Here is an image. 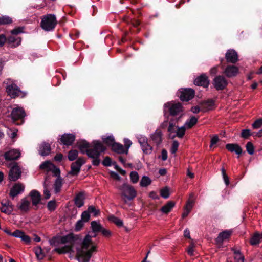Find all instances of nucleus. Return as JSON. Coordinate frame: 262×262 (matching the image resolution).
Wrapping results in <instances>:
<instances>
[{
  "mask_svg": "<svg viewBox=\"0 0 262 262\" xmlns=\"http://www.w3.org/2000/svg\"><path fill=\"white\" fill-rule=\"evenodd\" d=\"M108 219L109 221L114 223L118 227H121L123 226V221L114 215H110Z\"/></svg>",
  "mask_w": 262,
  "mask_h": 262,
  "instance_id": "nucleus-34",
  "label": "nucleus"
},
{
  "mask_svg": "<svg viewBox=\"0 0 262 262\" xmlns=\"http://www.w3.org/2000/svg\"><path fill=\"white\" fill-rule=\"evenodd\" d=\"M197 122L198 118L195 116H192L189 121L188 120L186 122L185 125L188 128H191L197 123Z\"/></svg>",
  "mask_w": 262,
  "mask_h": 262,
  "instance_id": "nucleus-41",
  "label": "nucleus"
},
{
  "mask_svg": "<svg viewBox=\"0 0 262 262\" xmlns=\"http://www.w3.org/2000/svg\"><path fill=\"white\" fill-rule=\"evenodd\" d=\"M77 146L79 149L85 148V149H90L91 144L85 140H81L77 142Z\"/></svg>",
  "mask_w": 262,
  "mask_h": 262,
  "instance_id": "nucleus-39",
  "label": "nucleus"
},
{
  "mask_svg": "<svg viewBox=\"0 0 262 262\" xmlns=\"http://www.w3.org/2000/svg\"><path fill=\"white\" fill-rule=\"evenodd\" d=\"M61 236L57 235L53 237L49 240L50 245L52 246H58L60 244H61L60 241Z\"/></svg>",
  "mask_w": 262,
  "mask_h": 262,
  "instance_id": "nucleus-40",
  "label": "nucleus"
},
{
  "mask_svg": "<svg viewBox=\"0 0 262 262\" xmlns=\"http://www.w3.org/2000/svg\"><path fill=\"white\" fill-rule=\"evenodd\" d=\"M130 23L134 28H137L140 25V21L136 18H131Z\"/></svg>",
  "mask_w": 262,
  "mask_h": 262,
  "instance_id": "nucleus-60",
  "label": "nucleus"
},
{
  "mask_svg": "<svg viewBox=\"0 0 262 262\" xmlns=\"http://www.w3.org/2000/svg\"><path fill=\"white\" fill-rule=\"evenodd\" d=\"M29 196L32 203V205L34 206V210L38 209L39 204H44L41 202V195L40 193L37 190H32L29 193Z\"/></svg>",
  "mask_w": 262,
  "mask_h": 262,
  "instance_id": "nucleus-10",
  "label": "nucleus"
},
{
  "mask_svg": "<svg viewBox=\"0 0 262 262\" xmlns=\"http://www.w3.org/2000/svg\"><path fill=\"white\" fill-rule=\"evenodd\" d=\"M130 180L133 183H136L139 181V175L136 171H132L130 173Z\"/></svg>",
  "mask_w": 262,
  "mask_h": 262,
  "instance_id": "nucleus-49",
  "label": "nucleus"
},
{
  "mask_svg": "<svg viewBox=\"0 0 262 262\" xmlns=\"http://www.w3.org/2000/svg\"><path fill=\"white\" fill-rule=\"evenodd\" d=\"M262 126V118L256 120L252 124V127L254 129H258Z\"/></svg>",
  "mask_w": 262,
  "mask_h": 262,
  "instance_id": "nucleus-55",
  "label": "nucleus"
},
{
  "mask_svg": "<svg viewBox=\"0 0 262 262\" xmlns=\"http://www.w3.org/2000/svg\"><path fill=\"white\" fill-rule=\"evenodd\" d=\"M151 183V179L147 176H143L140 182V185L142 187H147Z\"/></svg>",
  "mask_w": 262,
  "mask_h": 262,
  "instance_id": "nucleus-42",
  "label": "nucleus"
},
{
  "mask_svg": "<svg viewBox=\"0 0 262 262\" xmlns=\"http://www.w3.org/2000/svg\"><path fill=\"white\" fill-rule=\"evenodd\" d=\"M21 41L20 37L10 36L7 37V42L11 48H15L20 45Z\"/></svg>",
  "mask_w": 262,
  "mask_h": 262,
  "instance_id": "nucleus-26",
  "label": "nucleus"
},
{
  "mask_svg": "<svg viewBox=\"0 0 262 262\" xmlns=\"http://www.w3.org/2000/svg\"><path fill=\"white\" fill-rule=\"evenodd\" d=\"M25 189L24 186L19 183L15 184L11 188L9 195L14 199L19 194L22 193Z\"/></svg>",
  "mask_w": 262,
  "mask_h": 262,
  "instance_id": "nucleus-20",
  "label": "nucleus"
},
{
  "mask_svg": "<svg viewBox=\"0 0 262 262\" xmlns=\"http://www.w3.org/2000/svg\"><path fill=\"white\" fill-rule=\"evenodd\" d=\"M219 234L224 240H226L230 237L231 235V232L228 230H225L220 233Z\"/></svg>",
  "mask_w": 262,
  "mask_h": 262,
  "instance_id": "nucleus-54",
  "label": "nucleus"
},
{
  "mask_svg": "<svg viewBox=\"0 0 262 262\" xmlns=\"http://www.w3.org/2000/svg\"><path fill=\"white\" fill-rule=\"evenodd\" d=\"M21 174V172L17 163H15L9 171V178L12 181H16L20 177Z\"/></svg>",
  "mask_w": 262,
  "mask_h": 262,
  "instance_id": "nucleus-15",
  "label": "nucleus"
},
{
  "mask_svg": "<svg viewBox=\"0 0 262 262\" xmlns=\"http://www.w3.org/2000/svg\"><path fill=\"white\" fill-rule=\"evenodd\" d=\"M121 191V195L125 203L127 199L128 201L133 200L137 196V191L133 186L127 184H123L120 188Z\"/></svg>",
  "mask_w": 262,
  "mask_h": 262,
  "instance_id": "nucleus-4",
  "label": "nucleus"
},
{
  "mask_svg": "<svg viewBox=\"0 0 262 262\" xmlns=\"http://www.w3.org/2000/svg\"><path fill=\"white\" fill-rule=\"evenodd\" d=\"M57 24L55 15L48 14L42 16L40 27L46 31H52L54 30Z\"/></svg>",
  "mask_w": 262,
  "mask_h": 262,
  "instance_id": "nucleus-2",
  "label": "nucleus"
},
{
  "mask_svg": "<svg viewBox=\"0 0 262 262\" xmlns=\"http://www.w3.org/2000/svg\"><path fill=\"white\" fill-rule=\"evenodd\" d=\"M51 164V162L49 161H46L42 162L39 166V168L41 169H48L49 168L50 165Z\"/></svg>",
  "mask_w": 262,
  "mask_h": 262,
  "instance_id": "nucleus-62",
  "label": "nucleus"
},
{
  "mask_svg": "<svg viewBox=\"0 0 262 262\" xmlns=\"http://www.w3.org/2000/svg\"><path fill=\"white\" fill-rule=\"evenodd\" d=\"M238 68L235 66H227L223 72V73L229 78L235 77L238 73Z\"/></svg>",
  "mask_w": 262,
  "mask_h": 262,
  "instance_id": "nucleus-24",
  "label": "nucleus"
},
{
  "mask_svg": "<svg viewBox=\"0 0 262 262\" xmlns=\"http://www.w3.org/2000/svg\"><path fill=\"white\" fill-rule=\"evenodd\" d=\"M226 148L231 152H235L240 155L243 152L242 147L236 143H228L226 145Z\"/></svg>",
  "mask_w": 262,
  "mask_h": 262,
  "instance_id": "nucleus-25",
  "label": "nucleus"
},
{
  "mask_svg": "<svg viewBox=\"0 0 262 262\" xmlns=\"http://www.w3.org/2000/svg\"><path fill=\"white\" fill-rule=\"evenodd\" d=\"M63 185V180L61 177L57 178L54 184V190L56 193H59L61 191V188Z\"/></svg>",
  "mask_w": 262,
  "mask_h": 262,
  "instance_id": "nucleus-35",
  "label": "nucleus"
},
{
  "mask_svg": "<svg viewBox=\"0 0 262 262\" xmlns=\"http://www.w3.org/2000/svg\"><path fill=\"white\" fill-rule=\"evenodd\" d=\"M234 259L235 262H244L245 258L244 256L241 253L237 255H235Z\"/></svg>",
  "mask_w": 262,
  "mask_h": 262,
  "instance_id": "nucleus-64",
  "label": "nucleus"
},
{
  "mask_svg": "<svg viewBox=\"0 0 262 262\" xmlns=\"http://www.w3.org/2000/svg\"><path fill=\"white\" fill-rule=\"evenodd\" d=\"M5 159L7 161L16 160L20 157V152L16 149L10 150L4 154Z\"/></svg>",
  "mask_w": 262,
  "mask_h": 262,
  "instance_id": "nucleus-21",
  "label": "nucleus"
},
{
  "mask_svg": "<svg viewBox=\"0 0 262 262\" xmlns=\"http://www.w3.org/2000/svg\"><path fill=\"white\" fill-rule=\"evenodd\" d=\"M19 238H21V241L26 244H29L31 242L30 237L28 235H26L24 232H23V234Z\"/></svg>",
  "mask_w": 262,
  "mask_h": 262,
  "instance_id": "nucleus-57",
  "label": "nucleus"
},
{
  "mask_svg": "<svg viewBox=\"0 0 262 262\" xmlns=\"http://www.w3.org/2000/svg\"><path fill=\"white\" fill-rule=\"evenodd\" d=\"M57 207V205L55 200L50 201L47 204L48 209L52 212L54 211Z\"/></svg>",
  "mask_w": 262,
  "mask_h": 262,
  "instance_id": "nucleus-47",
  "label": "nucleus"
},
{
  "mask_svg": "<svg viewBox=\"0 0 262 262\" xmlns=\"http://www.w3.org/2000/svg\"><path fill=\"white\" fill-rule=\"evenodd\" d=\"M178 96L182 101H188L194 98L195 91L191 88H186L179 90Z\"/></svg>",
  "mask_w": 262,
  "mask_h": 262,
  "instance_id": "nucleus-8",
  "label": "nucleus"
},
{
  "mask_svg": "<svg viewBox=\"0 0 262 262\" xmlns=\"http://www.w3.org/2000/svg\"><path fill=\"white\" fill-rule=\"evenodd\" d=\"M91 236H90L89 234H87L83 241H81V242H79V241H77L76 243H81V247L80 248H76V258L77 260H78V250L79 249H83V251H86L88 248H89L90 246L92 244V241L91 239Z\"/></svg>",
  "mask_w": 262,
  "mask_h": 262,
  "instance_id": "nucleus-14",
  "label": "nucleus"
},
{
  "mask_svg": "<svg viewBox=\"0 0 262 262\" xmlns=\"http://www.w3.org/2000/svg\"><path fill=\"white\" fill-rule=\"evenodd\" d=\"M182 117L183 115L181 114L178 117H176V118H171L170 119L169 125L167 128V131L169 133V134L171 135L172 133L176 132L175 128L178 127V126H176V124L181 120Z\"/></svg>",
  "mask_w": 262,
  "mask_h": 262,
  "instance_id": "nucleus-22",
  "label": "nucleus"
},
{
  "mask_svg": "<svg viewBox=\"0 0 262 262\" xmlns=\"http://www.w3.org/2000/svg\"><path fill=\"white\" fill-rule=\"evenodd\" d=\"M179 145V143L178 141L174 140L173 141L171 149H170V152L171 154H175L178 151V147Z\"/></svg>",
  "mask_w": 262,
  "mask_h": 262,
  "instance_id": "nucleus-52",
  "label": "nucleus"
},
{
  "mask_svg": "<svg viewBox=\"0 0 262 262\" xmlns=\"http://www.w3.org/2000/svg\"><path fill=\"white\" fill-rule=\"evenodd\" d=\"M106 150V147L103 144L98 140H94L92 142L91 147L87 151V156L89 158H94L100 157L102 153H104Z\"/></svg>",
  "mask_w": 262,
  "mask_h": 262,
  "instance_id": "nucleus-3",
  "label": "nucleus"
},
{
  "mask_svg": "<svg viewBox=\"0 0 262 262\" xmlns=\"http://www.w3.org/2000/svg\"><path fill=\"white\" fill-rule=\"evenodd\" d=\"M24 27H18L11 31L12 35H18L21 33L24 32Z\"/></svg>",
  "mask_w": 262,
  "mask_h": 262,
  "instance_id": "nucleus-53",
  "label": "nucleus"
},
{
  "mask_svg": "<svg viewBox=\"0 0 262 262\" xmlns=\"http://www.w3.org/2000/svg\"><path fill=\"white\" fill-rule=\"evenodd\" d=\"M160 195L164 199H167L169 196V189L167 187L161 189Z\"/></svg>",
  "mask_w": 262,
  "mask_h": 262,
  "instance_id": "nucleus-50",
  "label": "nucleus"
},
{
  "mask_svg": "<svg viewBox=\"0 0 262 262\" xmlns=\"http://www.w3.org/2000/svg\"><path fill=\"white\" fill-rule=\"evenodd\" d=\"M83 226L84 222L81 220H78L75 224V231L76 232L79 231L80 230H81Z\"/></svg>",
  "mask_w": 262,
  "mask_h": 262,
  "instance_id": "nucleus-56",
  "label": "nucleus"
},
{
  "mask_svg": "<svg viewBox=\"0 0 262 262\" xmlns=\"http://www.w3.org/2000/svg\"><path fill=\"white\" fill-rule=\"evenodd\" d=\"M84 199L85 198L83 192H80L78 193L74 199L75 205L78 208L81 207L84 205Z\"/></svg>",
  "mask_w": 262,
  "mask_h": 262,
  "instance_id": "nucleus-28",
  "label": "nucleus"
},
{
  "mask_svg": "<svg viewBox=\"0 0 262 262\" xmlns=\"http://www.w3.org/2000/svg\"><path fill=\"white\" fill-rule=\"evenodd\" d=\"M26 115L24 110L22 108L15 107L13 109L11 116L13 121L15 122L18 120L22 119Z\"/></svg>",
  "mask_w": 262,
  "mask_h": 262,
  "instance_id": "nucleus-19",
  "label": "nucleus"
},
{
  "mask_svg": "<svg viewBox=\"0 0 262 262\" xmlns=\"http://www.w3.org/2000/svg\"><path fill=\"white\" fill-rule=\"evenodd\" d=\"M201 112L205 113L212 110L214 106V101L212 99L202 101L199 102Z\"/></svg>",
  "mask_w": 262,
  "mask_h": 262,
  "instance_id": "nucleus-17",
  "label": "nucleus"
},
{
  "mask_svg": "<svg viewBox=\"0 0 262 262\" xmlns=\"http://www.w3.org/2000/svg\"><path fill=\"white\" fill-rule=\"evenodd\" d=\"M6 91L8 95L12 98H15L17 97L24 98L26 96V93L21 92L20 89L15 84H12L7 86Z\"/></svg>",
  "mask_w": 262,
  "mask_h": 262,
  "instance_id": "nucleus-6",
  "label": "nucleus"
},
{
  "mask_svg": "<svg viewBox=\"0 0 262 262\" xmlns=\"http://www.w3.org/2000/svg\"><path fill=\"white\" fill-rule=\"evenodd\" d=\"M262 242V236L261 234L258 232H255L250 239L249 243L252 246H255Z\"/></svg>",
  "mask_w": 262,
  "mask_h": 262,
  "instance_id": "nucleus-27",
  "label": "nucleus"
},
{
  "mask_svg": "<svg viewBox=\"0 0 262 262\" xmlns=\"http://www.w3.org/2000/svg\"><path fill=\"white\" fill-rule=\"evenodd\" d=\"M30 205V202L26 198H23L21 200L20 205L18 207L21 211L27 212L29 210Z\"/></svg>",
  "mask_w": 262,
  "mask_h": 262,
  "instance_id": "nucleus-33",
  "label": "nucleus"
},
{
  "mask_svg": "<svg viewBox=\"0 0 262 262\" xmlns=\"http://www.w3.org/2000/svg\"><path fill=\"white\" fill-rule=\"evenodd\" d=\"M75 135L73 134L64 133L61 135L58 142L60 144L69 146L73 144L75 140Z\"/></svg>",
  "mask_w": 262,
  "mask_h": 262,
  "instance_id": "nucleus-12",
  "label": "nucleus"
},
{
  "mask_svg": "<svg viewBox=\"0 0 262 262\" xmlns=\"http://www.w3.org/2000/svg\"><path fill=\"white\" fill-rule=\"evenodd\" d=\"M150 137L152 141L157 145H159L162 142V132L157 129L151 135Z\"/></svg>",
  "mask_w": 262,
  "mask_h": 262,
  "instance_id": "nucleus-30",
  "label": "nucleus"
},
{
  "mask_svg": "<svg viewBox=\"0 0 262 262\" xmlns=\"http://www.w3.org/2000/svg\"><path fill=\"white\" fill-rule=\"evenodd\" d=\"M175 203L173 201H168L165 205L161 207L160 211L164 213L167 214L174 206Z\"/></svg>",
  "mask_w": 262,
  "mask_h": 262,
  "instance_id": "nucleus-32",
  "label": "nucleus"
},
{
  "mask_svg": "<svg viewBox=\"0 0 262 262\" xmlns=\"http://www.w3.org/2000/svg\"><path fill=\"white\" fill-rule=\"evenodd\" d=\"M227 62L234 64L238 60L237 53L233 49H229L225 54Z\"/></svg>",
  "mask_w": 262,
  "mask_h": 262,
  "instance_id": "nucleus-16",
  "label": "nucleus"
},
{
  "mask_svg": "<svg viewBox=\"0 0 262 262\" xmlns=\"http://www.w3.org/2000/svg\"><path fill=\"white\" fill-rule=\"evenodd\" d=\"M194 84L198 86L208 88L209 85V80L205 74H202L195 79Z\"/></svg>",
  "mask_w": 262,
  "mask_h": 262,
  "instance_id": "nucleus-18",
  "label": "nucleus"
},
{
  "mask_svg": "<svg viewBox=\"0 0 262 262\" xmlns=\"http://www.w3.org/2000/svg\"><path fill=\"white\" fill-rule=\"evenodd\" d=\"M251 135L250 131L249 129H243L241 133V137L243 138L247 139Z\"/></svg>",
  "mask_w": 262,
  "mask_h": 262,
  "instance_id": "nucleus-61",
  "label": "nucleus"
},
{
  "mask_svg": "<svg viewBox=\"0 0 262 262\" xmlns=\"http://www.w3.org/2000/svg\"><path fill=\"white\" fill-rule=\"evenodd\" d=\"M102 164L104 166H110L112 164V160L110 157L106 156L102 161Z\"/></svg>",
  "mask_w": 262,
  "mask_h": 262,
  "instance_id": "nucleus-59",
  "label": "nucleus"
},
{
  "mask_svg": "<svg viewBox=\"0 0 262 262\" xmlns=\"http://www.w3.org/2000/svg\"><path fill=\"white\" fill-rule=\"evenodd\" d=\"M143 152L146 154H149L152 150V147L148 142V139L145 136H140L138 138Z\"/></svg>",
  "mask_w": 262,
  "mask_h": 262,
  "instance_id": "nucleus-13",
  "label": "nucleus"
},
{
  "mask_svg": "<svg viewBox=\"0 0 262 262\" xmlns=\"http://www.w3.org/2000/svg\"><path fill=\"white\" fill-rule=\"evenodd\" d=\"M13 23L12 18L7 15L0 16V26L9 25Z\"/></svg>",
  "mask_w": 262,
  "mask_h": 262,
  "instance_id": "nucleus-36",
  "label": "nucleus"
},
{
  "mask_svg": "<svg viewBox=\"0 0 262 262\" xmlns=\"http://www.w3.org/2000/svg\"><path fill=\"white\" fill-rule=\"evenodd\" d=\"M92 229L93 232H100L102 227L100 224L97 223L96 221H92L91 223Z\"/></svg>",
  "mask_w": 262,
  "mask_h": 262,
  "instance_id": "nucleus-43",
  "label": "nucleus"
},
{
  "mask_svg": "<svg viewBox=\"0 0 262 262\" xmlns=\"http://www.w3.org/2000/svg\"><path fill=\"white\" fill-rule=\"evenodd\" d=\"M212 84L216 91H222L227 88L228 82L224 76L218 75L213 79Z\"/></svg>",
  "mask_w": 262,
  "mask_h": 262,
  "instance_id": "nucleus-7",
  "label": "nucleus"
},
{
  "mask_svg": "<svg viewBox=\"0 0 262 262\" xmlns=\"http://www.w3.org/2000/svg\"><path fill=\"white\" fill-rule=\"evenodd\" d=\"M96 251V247L92 246V247L86 251H83V249H79L78 250V261L79 262H89L92 256L93 252Z\"/></svg>",
  "mask_w": 262,
  "mask_h": 262,
  "instance_id": "nucleus-5",
  "label": "nucleus"
},
{
  "mask_svg": "<svg viewBox=\"0 0 262 262\" xmlns=\"http://www.w3.org/2000/svg\"><path fill=\"white\" fill-rule=\"evenodd\" d=\"M102 139L103 142L108 146L112 147L115 142L114 137L113 136L103 137Z\"/></svg>",
  "mask_w": 262,
  "mask_h": 262,
  "instance_id": "nucleus-38",
  "label": "nucleus"
},
{
  "mask_svg": "<svg viewBox=\"0 0 262 262\" xmlns=\"http://www.w3.org/2000/svg\"><path fill=\"white\" fill-rule=\"evenodd\" d=\"M51 150V145L49 143L42 142L39 146L38 153L41 156H46L50 154Z\"/></svg>",
  "mask_w": 262,
  "mask_h": 262,
  "instance_id": "nucleus-23",
  "label": "nucleus"
},
{
  "mask_svg": "<svg viewBox=\"0 0 262 262\" xmlns=\"http://www.w3.org/2000/svg\"><path fill=\"white\" fill-rule=\"evenodd\" d=\"M90 219V215L89 213V211H83L81 215V220L83 221L84 222H88Z\"/></svg>",
  "mask_w": 262,
  "mask_h": 262,
  "instance_id": "nucleus-51",
  "label": "nucleus"
},
{
  "mask_svg": "<svg viewBox=\"0 0 262 262\" xmlns=\"http://www.w3.org/2000/svg\"><path fill=\"white\" fill-rule=\"evenodd\" d=\"M77 241L81 242V236L80 235H75L73 233H70L65 236H61L60 238L62 244L69 243L75 245Z\"/></svg>",
  "mask_w": 262,
  "mask_h": 262,
  "instance_id": "nucleus-11",
  "label": "nucleus"
},
{
  "mask_svg": "<svg viewBox=\"0 0 262 262\" xmlns=\"http://www.w3.org/2000/svg\"><path fill=\"white\" fill-rule=\"evenodd\" d=\"M112 151L119 154H127V150H125L123 146L119 143L115 142L112 146Z\"/></svg>",
  "mask_w": 262,
  "mask_h": 262,
  "instance_id": "nucleus-29",
  "label": "nucleus"
},
{
  "mask_svg": "<svg viewBox=\"0 0 262 262\" xmlns=\"http://www.w3.org/2000/svg\"><path fill=\"white\" fill-rule=\"evenodd\" d=\"M222 173L225 181V183L226 185H228L229 184V178L226 172V170L224 168H222Z\"/></svg>",
  "mask_w": 262,
  "mask_h": 262,
  "instance_id": "nucleus-58",
  "label": "nucleus"
},
{
  "mask_svg": "<svg viewBox=\"0 0 262 262\" xmlns=\"http://www.w3.org/2000/svg\"><path fill=\"white\" fill-rule=\"evenodd\" d=\"M74 245L70 244L69 245H66L65 246L63 247L64 249V251L65 252V253H70L73 251V249L74 247Z\"/></svg>",
  "mask_w": 262,
  "mask_h": 262,
  "instance_id": "nucleus-63",
  "label": "nucleus"
},
{
  "mask_svg": "<svg viewBox=\"0 0 262 262\" xmlns=\"http://www.w3.org/2000/svg\"><path fill=\"white\" fill-rule=\"evenodd\" d=\"M246 150L247 152L252 155L254 152V147L253 144L251 142H248L246 145Z\"/></svg>",
  "mask_w": 262,
  "mask_h": 262,
  "instance_id": "nucleus-48",
  "label": "nucleus"
},
{
  "mask_svg": "<svg viewBox=\"0 0 262 262\" xmlns=\"http://www.w3.org/2000/svg\"><path fill=\"white\" fill-rule=\"evenodd\" d=\"M78 151L76 149H71L68 152V158L70 161L77 159Z\"/></svg>",
  "mask_w": 262,
  "mask_h": 262,
  "instance_id": "nucleus-37",
  "label": "nucleus"
},
{
  "mask_svg": "<svg viewBox=\"0 0 262 262\" xmlns=\"http://www.w3.org/2000/svg\"><path fill=\"white\" fill-rule=\"evenodd\" d=\"M85 163L83 157L78 158L76 161L71 164V171L68 174L72 176H77L81 169V167Z\"/></svg>",
  "mask_w": 262,
  "mask_h": 262,
  "instance_id": "nucleus-9",
  "label": "nucleus"
},
{
  "mask_svg": "<svg viewBox=\"0 0 262 262\" xmlns=\"http://www.w3.org/2000/svg\"><path fill=\"white\" fill-rule=\"evenodd\" d=\"M87 211L89 213H93L95 216H97L100 213L99 209H97L95 206L92 205L89 206Z\"/></svg>",
  "mask_w": 262,
  "mask_h": 262,
  "instance_id": "nucleus-46",
  "label": "nucleus"
},
{
  "mask_svg": "<svg viewBox=\"0 0 262 262\" xmlns=\"http://www.w3.org/2000/svg\"><path fill=\"white\" fill-rule=\"evenodd\" d=\"M194 195L193 193L190 194L189 198L187 202L185 207L192 209L193 204L194 203Z\"/></svg>",
  "mask_w": 262,
  "mask_h": 262,
  "instance_id": "nucleus-45",
  "label": "nucleus"
},
{
  "mask_svg": "<svg viewBox=\"0 0 262 262\" xmlns=\"http://www.w3.org/2000/svg\"><path fill=\"white\" fill-rule=\"evenodd\" d=\"M0 209L2 212L7 214H10L14 210V205H10L9 206H7V207H1Z\"/></svg>",
  "mask_w": 262,
  "mask_h": 262,
  "instance_id": "nucleus-44",
  "label": "nucleus"
},
{
  "mask_svg": "<svg viewBox=\"0 0 262 262\" xmlns=\"http://www.w3.org/2000/svg\"><path fill=\"white\" fill-rule=\"evenodd\" d=\"M184 107L180 102L173 101L167 102L164 105L163 112L164 117L170 116L176 118L177 116L183 115Z\"/></svg>",
  "mask_w": 262,
  "mask_h": 262,
  "instance_id": "nucleus-1",
  "label": "nucleus"
},
{
  "mask_svg": "<svg viewBox=\"0 0 262 262\" xmlns=\"http://www.w3.org/2000/svg\"><path fill=\"white\" fill-rule=\"evenodd\" d=\"M186 127L185 126H182L181 127H178L177 130H176V135H170L169 134V137L172 139H174L176 137H178L180 138L183 137L185 134Z\"/></svg>",
  "mask_w": 262,
  "mask_h": 262,
  "instance_id": "nucleus-31",
  "label": "nucleus"
}]
</instances>
